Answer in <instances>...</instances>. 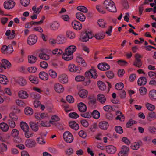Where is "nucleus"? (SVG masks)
Returning <instances> with one entry per match:
<instances>
[{"label": "nucleus", "mask_w": 156, "mask_h": 156, "mask_svg": "<svg viewBox=\"0 0 156 156\" xmlns=\"http://www.w3.org/2000/svg\"><path fill=\"white\" fill-rule=\"evenodd\" d=\"M76 62L79 64H81L84 66H86V64L85 62V61L83 60L82 58L80 57H77L76 58Z\"/></svg>", "instance_id": "45"}, {"label": "nucleus", "mask_w": 156, "mask_h": 156, "mask_svg": "<svg viewBox=\"0 0 156 156\" xmlns=\"http://www.w3.org/2000/svg\"><path fill=\"white\" fill-rule=\"evenodd\" d=\"M76 47L75 46L71 45L68 47L67 48L65 49V50L66 51V52H69L71 54H73V52L76 51Z\"/></svg>", "instance_id": "20"}, {"label": "nucleus", "mask_w": 156, "mask_h": 156, "mask_svg": "<svg viewBox=\"0 0 156 156\" xmlns=\"http://www.w3.org/2000/svg\"><path fill=\"white\" fill-rule=\"evenodd\" d=\"M129 151V148L126 146H123L120 151L118 153V156H128Z\"/></svg>", "instance_id": "3"}, {"label": "nucleus", "mask_w": 156, "mask_h": 156, "mask_svg": "<svg viewBox=\"0 0 156 156\" xmlns=\"http://www.w3.org/2000/svg\"><path fill=\"white\" fill-rule=\"evenodd\" d=\"M98 68L101 70L105 71L109 69L110 66L106 63H101L98 65Z\"/></svg>", "instance_id": "7"}, {"label": "nucleus", "mask_w": 156, "mask_h": 156, "mask_svg": "<svg viewBox=\"0 0 156 156\" xmlns=\"http://www.w3.org/2000/svg\"><path fill=\"white\" fill-rule=\"evenodd\" d=\"M14 121H15L11 120V119H8V123L10 128H13L15 127L16 124Z\"/></svg>", "instance_id": "53"}, {"label": "nucleus", "mask_w": 156, "mask_h": 156, "mask_svg": "<svg viewBox=\"0 0 156 156\" xmlns=\"http://www.w3.org/2000/svg\"><path fill=\"white\" fill-rule=\"evenodd\" d=\"M0 128L3 131L6 132L8 130L9 126L6 123L3 122L0 124Z\"/></svg>", "instance_id": "35"}, {"label": "nucleus", "mask_w": 156, "mask_h": 156, "mask_svg": "<svg viewBox=\"0 0 156 156\" xmlns=\"http://www.w3.org/2000/svg\"><path fill=\"white\" fill-rule=\"evenodd\" d=\"M78 94L80 97L82 98H85L87 95L88 92L85 90H82L79 92Z\"/></svg>", "instance_id": "28"}, {"label": "nucleus", "mask_w": 156, "mask_h": 156, "mask_svg": "<svg viewBox=\"0 0 156 156\" xmlns=\"http://www.w3.org/2000/svg\"><path fill=\"white\" fill-rule=\"evenodd\" d=\"M2 64L1 65L3 68L5 69H6V67L9 68L11 66V64L7 60L3 59L2 60Z\"/></svg>", "instance_id": "21"}, {"label": "nucleus", "mask_w": 156, "mask_h": 156, "mask_svg": "<svg viewBox=\"0 0 156 156\" xmlns=\"http://www.w3.org/2000/svg\"><path fill=\"white\" fill-rule=\"evenodd\" d=\"M38 122L36 123L32 121L30 122L29 125L31 129L35 132L37 131L39 129Z\"/></svg>", "instance_id": "18"}, {"label": "nucleus", "mask_w": 156, "mask_h": 156, "mask_svg": "<svg viewBox=\"0 0 156 156\" xmlns=\"http://www.w3.org/2000/svg\"><path fill=\"white\" fill-rule=\"evenodd\" d=\"M148 130L149 133L151 134L156 133V128L153 126H150L148 127Z\"/></svg>", "instance_id": "55"}, {"label": "nucleus", "mask_w": 156, "mask_h": 156, "mask_svg": "<svg viewBox=\"0 0 156 156\" xmlns=\"http://www.w3.org/2000/svg\"><path fill=\"white\" fill-rule=\"evenodd\" d=\"M78 107L79 111L81 112H85L87 108L85 104L82 102H80L78 104Z\"/></svg>", "instance_id": "17"}, {"label": "nucleus", "mask_w": 156, "mask_h": 156, "mask_svg": "<svg viewBox=\"0 0 156 156\" xmlns=\"http://www.w3.org/2000/svg\"><path fill=\"white\" fill-rule=\"evenodd\" d=\"M67 36L70 39H73L75 37L74 33L70 31H68L66 32Z\"/></svg>", "instance_id": "52"}, {"label": "nucleus", "mask_w": 156, "mask_h": 156, "mask_svg": "<svg viewBox=\"0 0 156 156\" xmlns=\"http://www.w3.org/2000/svg\"><path fill=\"white\" fill-rule=\"evenodd\" d=\"M98 86L99 89L101 90H104L106 89V86L105 83L101 81L98 82Z\"/></svg>", "instance_id": "37"}, {"label": "nucleus", "mask_w": 156, "mask_h": 156, "mask_svg": "<svg viewBox=\"0 0 156 156\" xmlns=\"http://www.w3.org/2000/svg\"><path fill=\"white\" fill-rule=\"evenodd\" d=\"M56 41L58 44H63L65 42L66 38L63 35H59L57 37Z\"/></svg>", "instance_id": "31"}, {"label": "nucleus", "mask_w": 156, "mask_h": 156, "mask_svg": "<svg viewBox=\"0 0 156 156\" xmlns=\"http://www.w3.org/2000/svg\"><path fill=\"white\" fill-rule=\"evenodd\" d=\"M145 106L148 110L150 111H153L155 109V106L152 104L149 103H146Z\"/></svg>", "instance_id": "49"}, {"label": "nucleus", "mask_w": 156, "mask_h": 156, "mask_svg": "<svg viewBox=\"0 0 156 156\" xmlns=\"http://www.w3.org/2000/svg\"><path fill=\"white\" fill-rule=\"evenodd\" d=\"M15 5V2L11 0L5 1L4 3V7L7 9H10L13 8Z\"/></svg>", "instance_id": "6"}, {"label": "nucleus", "mask_w": 156, "mask_h": 156, "mask_svg": "<svg viewBox=\"0 0 156 156\" xmlns=\"http://www.w3.org/2000/svg\"><path fill=\"white\" fill-rule=\"evenodd\" d=\"M116 114L117 115H118L116 118V120H119L121 121H124L125 117L121 112L120 111H117L116 112Z\"/></svg>", "instance_id": "32"}, {"label": "nucleus", "mask_w": 156, "mask_h": 156, "mask_svg": "<svg viewBox=\"0 0 156 156\" xmlns=\"http://www.w3.org/2000/svg\"><path fill=\"white\" fill-rule=\"evenodd\" d=\"M147 82L146 78L144 77H141L139 78L138 80L137 83L139 86L145 85Z\"/></svg>", "instance_id": "25"}, {"label": "nucleus", "mask_w": 156, "mask_h": 156, "mask_svg": "<svg viewBox=\"0 0 156 156\" xmlns=\"http://www.w3.org/2000/svg\"><path fill=\"white\" fill-rule=\"evenodd\" d=\"M39 57L40 58L44 60H48L50 58L49 56L43 51H41L39 54Z\"/></svg>", "instance_id": "22"}, {"label": "nucleus", "mask_w": 156, "mask_h": 156, "mask_svg": "<svg viewBox=\"0 0 156 156\" xmlns=\"http://www.w3.org/2000/svg\"><path fill=\"white\" fill-rule=\"evenodd\" d=\"M59 80L62 83H66L68 82V79L67 76L65 74L61 75L59 77Z\"/></svg>", "instance_id": "16"}, {"label": "nucleus", "mask_w": 156, "mask_h": 156, "mask_svg": "<svg viewBox=\"0 0 156 156\" xmlns=\"http://www.w3.org/2000/svg\"><path fill=\"white\" fill-rule=\"evenodd\" d=\"M48 72L50 76L52 78H55L57 77V74L53 70H50Z\"/></svg>", "instance_id": "56"}, {"label": "nucleus", "mask_w": 156, "mask_h": 156, "mask_svg": "<svg viewBox=\"0 0 156 156\" xmlns=\"http://www.w3.org/2000/svg\"><path fill=\"white\" fill-rule=\"evenodd\" d=\"M11 135L14 137L18 136L19 134V131L16 129H12L11 132Z\"/></svg>", "instance_id": "54"}, {"label": "nucleus", "mask_w": 156, "mask_h": 156, "mask_svg": "<svg viewBox=\"0 0 156 156\" xmlns=\"http://www.w3.org/2000/svg\"><path fill=\"white\" fill-rule=\"evenodd\" d=\"M73 27L77 30H80L82 28V24L78 21L74 20L72 23Z\"/></svg>", "instance_id": "9"}, {"label": "nucleus", "mask_w": 156, "mask_h": 156, "mask_svg": "<svg viewBox=\"0 0 156 156\" xmlns=\"http://www.w3.org/2000/svg\"><path fill=\"white\" fill-rule=\"evenodd\" d=\"M37 39V37L34 34L30 35L27 39L28 44L30 45H33L36 43Z\"/></svg>", "instance_id": "5"}, {"label": "nucleus", "mask_w": 156, "mask_h": 156, "mask_svg": "<svg viewBox=\"0 0 156 156\" xmlns=\"http://www.w3.org/2000/svg\"><path fill=\"white\" fill-rule=\"evenodd\" d=\"M98 128V125L96 123H93L90 127L89 130L92 132H95Z\"/></svg>", "instance_id": "46"}, {"label": "nucleus", "mask_w": 156, "mask_h": 156, "mask_svg": "<svg viewBox=\"0 0 156 156\" xmlns=\"http://www.w3.org/2000/svg\"><path fill=\"white\" fill-rule=\"evenodd\" d=\"M106 151L108 153L114 154L116 151V149L113 146L110 145L106 147Z\"/></svg>", "instance_id": "14"}, {"label": "nucleus", "mask_w": 156, "mask_h": 156, "mask_svg": "<svg viewBox=\"0 0 156 156\" xmlns=\"http://www.w3.org/2000/svg\"><path fill=\"white\" fill-rule=\"evenodd\" d=\"M76 18L79 20L83 22L86 19V17L81 12H78L76 14Z\"/></svg>", "instance_id": "29"}, {"label": "nucleus", "mask_w": 156, "mask_h": 156, "mask_svg": "<svg viewBox=\"0 0 156 156\" xmlns=\"http://www.w3.org/2000/svg\"><path fill=\"white\" fill-rule=\"evenodd\" d=\"M25 146L31 148L35 146L36 143L34 140L31 139H28L25 142Z\"/></svg>", "instance_id": "10"}, {"label": "nucleus", "mask_w": 156, "mask_h": 156, "mask_svg": "<svg viewBox=\"0 0 156 156\" xmlns=\"http://www.w3.org/2000/svg\"><path fill=\"white\" fill-rule=\"evenodd\" d=\"M37 58L35 56L32 55H30L28 57V60L29 63L33 64L36 62Z\"/></svg>", "instance_id": "42"}, {"label": "nucleus", "mask_w": 156, "mask_h": 156, "mask_svg": "<svg viewBox=\"0 0 156 156\" xmlns=\"http://www.w3.org/2000/svg\"><path fill=\"white\" fill-rule=\"evenodd\" d=\"M30 0H20L22 5L24 7H27L30 4Z\"/></svg>", "instance_id": "59"}, {"label": "nucleus", "mask_w": 156, "mask_h": 156, "mask_svg": "<svg viewBox=\"0 0 156 156\" xmlns=\"http://www.w3.org/2000/svg\"><path fill=\"white\" fill-rule=\"evenodd\" d=\"M77 9L83 13H87L88 12V9L87 8L83 6H78L77 7Z\"/></svg>", "instance_id": "47"}, {"label": "nucleus", "mask_w": 156, "mask_h": 156, "mask_svg": "<svg viewBox=\"0 0 156 156\" xmlns=\"http://www.w3.org/2000/svg\"><path fill=\"white\" fill-rule=\"evenodd\" d=\"M69 69L71 72H75L76 71V67L74 64H70L69 66Z\"/></svg>", "instance_id": "62"}, {"label": "nucleus", "mask_w": 156, "mask_h": 156, "mask_svg": "<svg viewBox=\"0 0 156 156\" xmlns=\"http://www.w3.org/2000/svg\"><path fill=\"white\" fill-rule=\"evenodd\" d=\"M29 79L33 83L37 84L38 83L37 78L35 77L32 76H30L29 77Z\"/></svg>", "instance_id": "44"}, {"label": "nucleus", "mask_w": 156, "mask_h": 156, "mask_svg": "<svg viewBox=\"0 0 156 156\" xmlns=\"http://www.w3.org/2000/svg\"><path fill=\"white\" fill-rule=\"evenodd\" d=\"M115 87L116 89L120 90H122V89L124 87V84L122 82L119 83L115 85Z\"/></svg>", "instance_id": "50"}, {"label": "nucleus", "mask_w": 156, "mask_h": 156, "mask_svg": "<svg viewBox=\"0 0 156 156\" xmlns=\"http://www.w3.org/2000/svg\"><path fill=\"white\" fill-rule=\"evenodd\" d=\"M15 81L20 85L22 86H25L27 84L26 80L23 77H19L16 79Z\"/></svg>", "instance_id": "19"}, {"label": "nucleus", "mask_w": 156, "mask_h": 156, "mask_svg": "<svg viewBox=\"0 0 156 156\" xmlns=\"http://www.w3.org/2000/svg\"><path fill=\"white\" fill-rule=\"evenodd\" d=\"M62 53L63 51L61 49H55L52 51L53 54L54 55H57L58 56L62 54Z\"/></svg>", "instance_id": "51"}, {"label": "nucleus", "mask_w": 156, "mask_h": 156, "mask_svg": "<svg viewBox=\"0 0 156 156\" xmlns=\"http://www.w3.org/2000/svg\"><path fill=\"white\" fill-rule=\"evenodd\" d=\"M63 136L64 140L67 143H71L73 140V138L72 134L68 131L64 133Z\"/></svg>", "instance_id": "2"}, {"label": "nucleus", "mask_w": 156, "mask_h": 156, "mask_svg": "<svg viewBox=\"0 0 156 156\" xmlns=\"http://www.w3.org/2000/svg\"><path fill=\"white\" fill-rule=\"evenodd\" d=\"M73 54L66 52V51L65 50V53H63L62 58L65 60L69 61L73 59Z\"/></svg>", "instance_id": "11"}, {"label": "nucleus", "mask_w": 156, "mask_h": 156, "mask_svg": "<svg viewBox=\"0 0 156 156\" xmlns=\"http://www.w3.org/2000/svg\"><path fill=\"white\" fill-rule=\"evenodd\" d=\"M98 126L100 128L103 130H106L109 126L108 122L105 121H101L99 122Z\"/></svg>", "instance_id": "8"}, {"label": "nucleus", "mask_w": 156, "mask_h": 156, "mask_svg": "<svg viewBox=\"0 0 156 156\" xmlns=\"http://www.w3.org/2000/svg\"><path fill=\"white\" fill-rule=\"evenodd\" d=\"M60 27V24L57 21L53 22L51 25V27L53 30H56L58 29Z\"/></svg>", "instance_id": "36"}, {"label": "nucleus", "mask_w": 156, "mask_h": 156, "mask_svg": "<svg viewBox=\"0 0 156 156\" xmlns=\"http://www.w3.org/2000/svg\"><path fill=\"white\" fill-rule=\"evenodd\" d=\"M140 147V144L138 142H135L131 145V147L133 150H138Z\"/></svg>", "instance_id": "60"}, {"label": "nucleus", "mask_w": 156, "mask_h": 156, "mask_svg": "<svg viewBox=\"0 0 156 156\" xmlns=\"http://www.w3.org/2000/svg\"><path fill=\"white\" fill-rule=\"evenodd\" d=\"M7 149V146L4 143L0 144V153L3 154Z\"/></svg>", "instance_id": "33"}, {"label": "nucleus", "mask_w": 156, "mask_h": 156, "mask_svg": "<svg viewBox=\"0 0 156 156\" xmlns=\"http://www.w3.org/2000/svg\"><path fill=\"white\" fill-rule=\"evenodd\" d=\"M8 81L7 78L4 75H0V83L4 85L7 84Z\"/></svg>", "instance_id": "34"}, {"label": "nucleus", "mask_w": 156, "mask_h": 156, "mask_svg": "<svg viewBox=\"0 0 156 156\" xmlns=\"http://www.w3.org/2000/svg\"><path fill=\"white\" fill-rule=\"evenodd\" d=\"M150 98L152 100H155L156 99V90H151L149 94Z\"/></svg>", "instance_id": "27"}, {"label": "nucleus", "mask_w": 156, "mask_h": 156, "mask_svg": "<svg viewBox=\"0 0 156 156\" xmlns=\"http://www.w3.org/2000/svg\"><path fill=\"white\" fill-rule=\"evenodd\" d=\"M105 74L107 76L109 79H112L114 76L113 73L111 71H106Z\"/></svg>", "instance_id": "57"}, {"label": "nucleus", "mask_w": 156, "mask_h": 156, "mask_svg": "<svg viewBox=\"0 0 156 156\" xmlns=\"http://www.w3.org/2000/svg\"><path fill=\"white\" fill-rule=\"evenodd\" d=\"M42 7H43V5H41L40 6L37 8H36V6H34L32 8V9L34 13L38 14L39 13V12H40L41 10Z\"/></svg>", "instance_id": "43"}, {"label": "nucleus", "mask_w": 156, "mask_h": 156, "mask_svg": "<svg viewBox=\"0 0 156 156\" xmlns=\"http://www.w3.org/2000/svg\"><path fill=\"white\" fill-rule=\"evenodd\" d=\"M23 132H24L25 136L27 138L31 137L33 136V133L29 131V129Z\"/></svg>", "instance_id": "61"}, {"label": "nucleus", "mask_w": 156, "mask_h": 156, "mask_svg": "<svg viewBox=\"0 0 156 156\" xmlns=\"http://www.w3.org/2000/svg\"><path fill=\"white\" fill-rule=\"evenodd\" d=\"M91 115L95 119H98L100 116V113L97 110H94L91 114Z\"/></svg>", "instance_id": "39"}, {"label": "nucleus", "mask_w": 156, "mask_h": 156, "mask_svg": "<svg viewBox=\"0 0 156 156\" xmlns=\"http://www.w3.org/2000/svg\"><path fill=\"white\" fill-rule=\"evenodd\" d=\"M19 97L21 99H26L27 98L29 95L24 90H21L19 91L18 93Z\"/></svg>", "instance_id": "15"}, {"label": "nucleus", "mask_w": 156, "mask_h": 156, "mask_svg": "<svg viewBox=\"0 0 156 156\" xmlns=\"http://www.w3.org/2000/svg\"><path fill=\"white\" fill-rule=\"evenodd\" d=\"M94 37L98 40L102 39L104 38L105 33L103 32L97 33L95 34Z\"/></svg>", "instance_id": "41"}, {"label": "nucleus", "mask_w": 156, "mask_h": 156, "mask_svg": "<svg viewBox=\"0 0 156 156\" xmlns=\"http://www.w3.org/2000/svg\"><path fill=\"white\" fill-rule=\"evenodd\" d=\"M54 87L55 91L58 93H62L64 90L62 86L59 83L55 84L54 85Z\"/></svg>", "instance_id": "12"}, {"label": "nucleus", "mask_w": 156, "mask_h": 156, "mask_svg": "<svg viewBox=\"0 0 156 156\" xmlns=\"http://www.w3.org/2000/svg\"><path fill=\"white\" fill-rule=\"evenodd\" d=\"M97 100L101 103L104 104L106 101V98L105 95L100 94L97 95Z\"/></svg>", "instance_id": "24"}, {"label": "nucleus", "mask_w": 156, "mask_h": 156, "mask_svg": "<svg viewBox=\"0 0 156 156\" xmlns=\"http://www.w3.org/2000/svg\"><path fill=\"white\" fill-rule=\"evenodd\" d=\"M16 103L20 106L24 107L26 105L25 103L22 100L17 99L16 100Z\"/></svg>", "instance_id": "63"}, {"label": "nucleus", "mask_w": 156, "mask_h": 156, "mask_svg": "<svg viewBox=\"0 0 156 156\" xmlns=\"http://www.w3.org/2000/svg\"><path fill=\"white\" fill-rule=\"evenodd\" d=\"M105 8L109 11L116 12L117 9L114 2L112 0H105L104 3Z\"/></svg>", "instance_id": "1"}, {"label": "nucleus", "mask_w": 156, "mask_h": 156, "mask_svg": "<svg viewBox=\"0 0 156 156\" xmlns=\"http://www.w3.org/2000/svg\"><path fill=\"white\" fill-rule=\"evenodd\" d=\"M25 114L28 115H31L33 114V110L30 107H26L24 110Z\"/></svg>", "instance_id": "40"}, {"label": "nucleus", "mask_w": 156, "mask_h": 156, "mask_svg": "<svg viewBox=\"0 0 156 156\" xmlns=\"http://www.w3.org/2000/svg\"><path fill=\"white\" fill-rule=\"evenodd\" d=\"M98 23L100 27L102 28L105 27V25L106 24L105 21L103 19L99 20L98 21Z\"/></svg>", "instance_id": "64"}, {"label": "nucleus", "mask_w": 156, "mask_h": 156, "mask_svg": "<svg viewBox=\"0 0 156 156\" xmlns=\"http://www.w3.org/2000/svg\"><path fill=\"white\" fill-rule=\"evenodd\" d=\"M156 118V114L154 112H148L147 119L149 121H151L155 120Z\"/></svg>", "instance_id": "13"}, {"label": "nucleus", "mask_w": 156, "mask_h": 156, "mask_svg": "<svg viewBox=\"0 0 156 156\" xmlns=\"http://www.w3.org/2000/svg\"><path fill=\"white\" fill-rule=\"evenodd\" d=\"M93 35L90 32H85L83 33L81 37L80 40L83 42H86L89 39L92 38Z\"/></svg>", "instance_id": "4"}, {"label": "nucleus", "mask_w": 156, "mask_h": 156, "mask_svg": "<svg viewBox=\"0 0 156 156\" xmlns=\"http://www.w3.org/2000/svg\"><path fill=\"white\" fill-rule=\"evenodd\" d=\"M69 126L71 128L76 130H77L79 128L78 124L75 122H70Z\"/></svg>", "instance_id": "38"}, {"label": "nucleus", "mask_w": 156, "mask_h": 156, "mask_svg": "<svg viewBox=\"0 0 156 156\" xmlns=\"http://www.w3.org/2000/svg\"><path fill=\"white\" fill-rule=\"evenodd\" d=\"M89 102L92 105L95 104L96 101V99L94 96H89L88 97Z\"/></svg>", "instance_id": "48"}, {"label": "nucleus", "mask_w": 156, "mask_h": 156, "mask_svg": "<svg viewBox=\"0 0 156 156\" xmlns=\"http://www.w3.org/2000/svg\"><path fill=\"white\" fill-rule=\"evenodd\" d=\"M20 125L21 129L23 131L27 130L28 129H29L28 125L25 122H21L20 123Z\"/></svg>", "instance_id": "30"}, {"label": "nucleus", "mask_w": 156, "mask_h": 156, "mask_svg": "<svg viewBox=\"0 0 156 156\" xmlns=\"http://www.w3.org/2000/svg\"><path fill=\"white\" fill-rule=\"evenodd\" d=\"M10 47H12V46L10 45H8V46L6 45L3 46L1 48V51L4 54H5L9 51L11 52H12L13 51V49L12 48H11V50H10Z\"/></svg>", "instance_id": "26"}, {"label": "nucleus", "mask_w": 156, "mask_h": 156, "mask_svg": "<svg viewBox=\"0 0 156 156\" xmlns=\"http://www.w3.org/2000/svg\"><path fill=\"white\" fill-rule=\"evenodd\" d=\"M9 119L16 121L18 119V117L13 113H11L9 114Z\"/></svg>", "instance_id": "58"}, {"label": "nucleus", "mask_w": 156, "mask_h": 156, "mask_svg": "<svg viewBox=\"0 0 156 156\" xmlns=\"http://www.w3.org/2000/svg\"><path fill=\"white\" fill-rule=\"evenodd\" d=\"M39 78L43 80H47L48 78L47 73L44 72H40L39 74Z\"/></svg>", "instance_id": "23"}]
</instances>
